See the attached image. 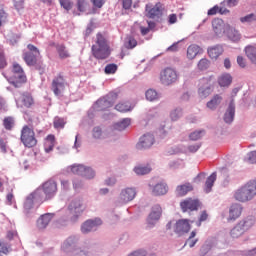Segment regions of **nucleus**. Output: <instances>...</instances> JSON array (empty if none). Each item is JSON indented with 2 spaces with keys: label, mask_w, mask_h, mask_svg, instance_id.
I'll return each mask as SVG.
<instances>
[{
  "label": "nucleus",
  "mask_w": 256,
  "mask_h": 256,
  "mask_svg": "<svg viewBox=\"0 0 256 256\" xmlns=\"http://www.w3.org/2000/svg\"><path fill=\"white\" fill-rule=\"evenodd\" d=\"M110 47L105 37L98 33L95 44L92 46V55L98 60H104L110 56Z\"/></svg>",
  "instance_id": "nucleus-1"
},
{
  "label": "nucleus",
  "mask_w": 256,
  "mask_h": 256,
  "mask_svg": "<svg viewBox=\"0 0 256 256\" xmlns=\"http://www.w3.org/2000/svg\"><path fill=\"white\" fill-rule=\"evenodd\" d=\"M45 201V196L43 195V190L41 188L36 189L30 195L26 197L24 202V213L27 217H33V205L35 203H43Z\"/></svg>",
  "instance_id": "nucleus-2"
},
{
  "label": "nucleus",
  "mask_w": 256,
  "mask_h": 256,
  "mask_svg": "<svg viewBox=\"0 0 256 256\" xmlns=\"http://www.w3.org/2000/svg\"><path fill=\"white\" fill-rule=\"evenodd\" d=\"M255 224V218L249 216L241 220L230 232L233 238H239Z\"/></svg>",
  "instance_id": "nucleus-3"
},
{
  "label": "nucleus",
  "mask_w": 256,
  "mask_h": 256,
  "mask_svg": "<svg viewBox=\"0 0 256 256\" xmlns=\"http://www.w3.org/2000/svg\"><path fill=\"white\" fill-rule=\"evenodd\" d=\"M13 76L8 79L9 83L13 85L16 89H19L27 81V76L23 68L18 63L13 64Z\"/></svg>",
  "instance_id": "nucleus-4"
},
{
  "label": "nucleus",
  "mask_w": 256,
  "mask_h": 256,
  "mask_svg": "<svg viewBox=\"0 0 256 256\" xmlns=\"http://www.w3.org/2000/svg\"><path fill=\"white\" fill-rule=\"evenodd\" d=\"M214 84H215L214 76L202 78L199 81V89H198L199 96L202 99L207 98L213 92Z\"/></svg>",
  "instance_id": "nucleus-5"
},
{
  "label": "nucleus",
  "mask_w": 256,
  "mask_h": 256,
  "mask_svg": "<svg viewBox=\"0 0 256 256\" xmlns=\"http://www.w3.org/2000/svg\"><path fill=\"white\" fill-rule=\"evenodd\" d=\"M21 142L25 147L31 148L37 145V139L35 138V131L29 128V126H24L21 131Z\"/></svg>",
  "instance_id": "nucleus-6"
},
{
  "label": "nucleus",
  "mask_w": 256,
  "mask_h": 256,
  "mask_svg": "<svg viewBox=\"0 0 256 256\" xmlns=\"http://www.w3.org/2000/svg\"><path fill=\"white\" fill-rule=\"evenodd\" d=\"M37 189L42 190L44 201H49V199H53L57 193V183L54 180H48Z\"/></svg>",
  "instance_id": "nucleus-7"
},
{
  "label": "nucleus",
  "mask_w": 256,
  "mask_h": 256,
  "mask_svg": "<svg viewBox=\"0 0 256 256\" xmlns=\"http://www.w3.org/2000/svg\"><path fill=\"white\" fill-rule=\"evenodd\" d=\"M27 49L30 52L24 53L23 59L28 67H33L37 63V57H39L40 52L33 44H28Z\"/></svg>",
  "instance_id": "nucleus-8"
},
{
  "label": "nucleus",
  "mask_w": 256,
  "mask_h": 256,
  "mask_svg": "<svg viewBox=\"0 0 256 256\" xmlns=\"http://www.w3.org/2000/svg\"><path fill=\"white\" fill-rule=\"evenodd\" d=\"M254 193L250 187V185L247 183L244 187L237 190L234 197L237 201L240 202H246L251 200L254 197Z\"/></svg>",
  "instance_id": "nucleus-9"
},
{
  "label": "nucleus",
  "mask_w": 256,
  "mask_h": 256,
  "mask_svg": "<svg viewBox=\"0 0 256 256\" xmlns=\"http://www.w3.org/2000/svg\"><path fill=\"white\" fill-rule=\"evenodd\" d=\"M163 9V4H161V2H157L155 6L152 4H146L145 15L149 19H154L155 17H160L162 15Z\"/></svg>",
  "instance_id": "nucleus-10"
},
{
  "label": "nucleus",
  "mask_w": 256,
  "mask_h": 256,
  "mask_svg": "<svg viewBox=\"0 0 256 256\" xmlns=\"http://www.w3.org/2000/svg\"><path fill=\"white\" fill-rule=\"evenodd\" d=\"M177 79V73L171 68H167L161 73V81L165 85H170L176 82Z\"/></svg>",
  "instance_id": "nucleus-11"
},
{
  "label": "nucleus",
  "mask_w": 256,
  "mask_h": 256,
  "mask_svg": "<svg viewBox=\"0 0 256 256\" xmlns=\"http://www.w3.org/2000/svg\"><path fill=\"white\" fill-rule=\"evenodd\" d=\"M183 212L196 211L200 207V202L197 199L187 198L180 203Z\"/></svg>",
  "instance_id": "nucleus-12"
},
{
  "label": "nucleus",
  "mask_w": 256,
  "mask_h": 256,
  "mask_svg": "<svg viewBox=\"0 0 256 256\" xmlns=\"http://www.w3.org/2000/svg\"><path fill=\"white\" fill-rule=\"evenodd\" d=\"M53 219H55V213H45L42 214L36 222V225L38 227V229H46L49 227V223H51V221H53Z\"/></svg>",
  "instance_id": "nucleus-13"
},
{
  "label": "nucleus",
  "mask_w": 256,
  "mask_h": 256,
  "mask_svg": "<svg viewBox=\"0 0 256 256\" xmlns=\"http://www.w3.org/2000/svg\"><path fill=\"white\" fill-rule=\"evenodd\" d=\"M15 101L18 109H23V107L29 109L33 105V97L29 94H22L19 98H15Z\"/></svg>",
  "instance_id": "nucleus-14"
},
{
  "label": "nucleus",
  "mask_w": 256,
  "mask_h": 256,
  "mask_svg": "<svg viewBox=\"0 0 256 256\" xmlns=\"http://www.w3.org/2000/svg\"><path fill=\"white\" fill-rule=\"evenodd\" d=\"M102 224V221L99 218L94 220H87L81 226V231L83 234H87L93 230H96L99 225Z\"/></svg>",
  "instance_id": "nucleus-15"
},
{
  "label": "nucleus",
  "mask_w": 256,
  "mask_h": 256,
  "mask_svg": "<svg viewBox=\"0 0 256 256\" xmlns=\"http://www.w3.org/2000/svg\"><path fill=\"white\" fill-rule=\"evenodd\" d=\"M136 196V191L133 188H126L121 191L119 200L121 203H128L132 201Z\"/></svg>",
  "instance_id": "nucleus-16"
},
{
  "label": "nucleus",
  "mask_w": 256,
  "mask_h": 256,
  "mask_svg": "<svg viewBox=\"0 0 256 256\" xmlns=\"http://www.w3.org/2000/svg\"><path fill=\"white\" fill-rule=\"evenodd\" d=\"M154 143V137L151 134H145L140 138L139 143L137 144L138 149H148Z\"/></svg>",
  "instance_id": "nucleus-17"
},
{
  "label": "nucleus",
  "mask_w": 256,
  "mask_h": 256,
  "mask_svg": "<svg viewBox=\"0 0 256 256\" xmlns=\"http://www.w3.org/2000/svg\"><path fill=\"white\" fill-rule=\"evenodd\" d=\"M191 229V225L189 224V220L181 219L177 221L175 225V232L178 234H183L189 232Z\"/></svg>",
  "instance_id": "nucleus-18"
},
{
  "label": "nucleus",
  "mask_w": 256,
  "mask_h": 256,
  "mask_svg": "<svg viewBox=\"0 0 256 256\" xmlns=\"http://www.w3.org/2000/svg\"><path fill=\"white\" fill-rule=\"evenodd\" d=\"M152 194L154 196H163L168 192V185L161 181L151 188Z\"/></svg>",
  "instance_id": "nucleus-19"
},
{
  "label": "nucleus",
  "mask_w": 256,
  "mask_h": 256,
  "mask_svg": "<svg viewBox=\"0 0 256 256\" xmlns=\"http://www.w3.org/2000/svg\"><path fill=\"white\" fill-rule=\"evenodd\" d=\"M63 85H65V80L63 76H59L58 78L54 79L52 82V91L55 95H61V91H63Z\"/></svg>",
  "instance_id": "nucleus-20"
},
{
  "label": "nucleus",
  "mask_w": 256,
  "mask_h": 256,
  "mask_svg": "<svg viewBox=\"0 0 256 256\" xmlns=\"http://www.w3.org/2000/svg\"><path fill=\"white\" fill-rule=\"evenodd\" d=\"M68 209L70 210L71 213L76 215L81 214L85 210V208L83 207V204L81 203V200L72 201Z\"/></svg>",
  "instance_id": "nucleus-21"
},
{
  "label": "nucleus",
  "mask_w": 256,
  "mask_h": 256,
  "mask_svg": "<svg viewBox=\"0 0 256 256\" xmlns=\"http://www.w3.org/2000/svg\"><path fill=\"white\" fill-rule=\"evenodd\" d=\"M242 213V207L240 204H233L229 210V220H236Z\"/></svg>",
  "instance_id": "nucleus-22"
},
{
  "label": "nucleus",
  "mask_w": 256,
  "mask_h": 256,
  "mask_svg": "<svg viewBox=\"0 0 256 256\" xmlns=\"http://www.w3.org/2000/svg\"><path fill=\"white\" fill-rule=\"evenodd\" d=\"M193 190V186L190 184V183H186V184H183V185H179L177 186L176 188V195L178 197H183L185 196L188 192L192 191Z\"/></svg>",
  "instance_id": "nucleus-23"
},
{
  "label": "nucleus",
  "mask_w": 256,
  "mask_h": 256,
  "mask_svg": "<svg viewBox=\"0 0 256 256\" xmlns=\"http://www.w3.org/2000/svg\"><path fill=\"white\" fill-rule=\"evenodd\" d=\"M213 30L216 33V35H222L225 32V24L223 20L221 19H215L212 22Z\"/></svg>",
  "instance_id": "nucleus-24"
},
{
  "label": "nucleus",
  "mask_w": 256,
  "mask_h": 256,
  "mask_svg": "<svg viewBox=\"0 0 256 256\" xmlns=\"http://www.w3.org/2000/svg\"><path fill=\"white\" fill-rule=\"evenodd\" d=\"M53 147H55V136L48 135L44 142L45 153H51V151H53Z\"/></svg>",
  "instance_id": "nucleus-25"
},
{
  "label": "nucleus",
  "mask_w": 256,
  "mask_h": 256,
  "mask_svg": "<svg viewBox=\"0 0 256 256\" xmlns=\"http://www.w3.org/2000/svg\"><path fill=\"white\" fill-rule=\"evenodd\" d=\"M202 52V49L197 45H191L187 49V58L193 60L198 54Z\"/></svg>",
  "instance_id": "nucleus-26"
},
{
  "label": "nucleus",
  "mask_w": 256,
  "mask_h": 256,
  "mask_svg": "<svg viewBox=\"0 0 256 256\" xmlns=\"http://www.w3.org/2000/svg\"><path fill=\"white\" fill-rule=\"evenodd\" d=\"M161 216V207L159 205H155L152 209L148 217V222L151 224L152 221H157Z\"/></svg>",
  "instance_id": "nucleus-27"
},
{
  "label": "nucleus",
  "mask_w": 256,
  "mask_h": 256,
  "mask_svg": "<svg viewBox=\"0 0 256 256\" xmlns=\"http://www.w3.org/2000/svg\"><path fill=\"white\" fill-rule=\"evenodd\" d=\"M223 51L224 50L221 46H215L208 49V55L211 59L216 60L223 53Z\"/></svg>",
  "instance_id": "nucleus-28"
},
{
  "label": "nucleus",
  "mask_w": 256,
  "mask_h": 256,
  "mask_svg": "<svg viewBox=\"0 0 256 256\" xmlns=\"http://www.w3.org/2000/svg\"><path fill=\"white\" fill-rule=\"evenodd\" d=\"M234 115H235V106H234L233 102H231L227 112L225 113L224 121L226 123H231L234 119Z\"/></svg>",
  "instance_id": "nucleus-29"
},
{
  "label": "nucleus",
  "mask_w": 256,
  "mask_h": 256,
  "mask_svg": "<svg viewBox=\"0 0 256 256\" xmlns=\"http://www.w3.org/2000/svg\"><path fill=\"white\" fill-rule=\"evenodd\" d=\"M218 83L221 87H228L232 83V77L230 74H223L218 78Z\"/></svg>",
  "instance_id": "nucleus-30"
},
{
  "label": "nucleus",
  "mask_w": 256,
  "mask_h": 256,
  "mask_svg": "<svg viewBox=\"0 0 256 256\" xmlns=\"http://www.w3.org/2000/svg\"><path fill=\"white\" fill-rule=\"evenodd\" d=\"M116 98H117V95L113 94V95H111V97H108V99H103V100L98 101V104L102 106L101 110H105L109 107H112L114 104V102H112V100L116 99Z\"/></svg>",
  "instance_id": "nucleus-31"
},
{
  "label": "nucleus",
  "mask_w": 256,
  "mask_h": 256,
  "mask_svg": "<svg viewBox=\"0 0 256 256\" xmlns=\"http://www.w3.org/2000/svg\"><path fill=\"white\" fill-rule=\"evenodd\" d=\"M217 13H220L221 15H225L227 13H229V10H227V8H223L220 6H213V8H210V10H208L207 15L208 16H214Z\"/></svg>",
  "instance_id": "nucleus-32"
},
{
  "label": "nucleus",
  "mask_w": 256,
  "mask_h": 256,
  "mask_svg": "<svg viewBox=\"0 0 256 256\" xmlns=\"http://www.w3.org/2000/svg\"><path fill=\"white\" fill-rule=\"evenodd\" d=\"M217 179V174L214 172L212 173L206 180V183H205V192L206 193H209L211 190H212V187L214 185V182L216 181Z\"/></svg>",
  "instance_id": "nucleus-33"
},
{
  "label": "nucleus",
  "mask_w": 256,
  "mask_h": 256,
  "mask_svg": "<svg viewBox=\"0 0 256 256\" xmlns=\"http://www.w3.org/2000/svg\"><path fill=\"white\" fill-rule=\"evenodd\" d=\"M245 53L248 59L256 65V48L253 46H248L245 49Z\"/></svg>",
  "instance_id": "nucleus-34"
},
{
  "label": "nucleus",
  "mask_w": 256,
  "mask_h": 256,
  "mask_svg": "<svg viewBox=\"0 0 256 256\" xmlns=\"http://www.w3.org/2000/svg\"><path fill=\"white\" fill-rule=\"evenodd\" d=\"M222 102V97L220 95H215L208 103L207 107L211 110H215Z\"/></svg>",
  "instance_id": "nucleus-35"
},
{
  "label": "nucleus",
  "mask_w": 256,
  "mask_h": 256,
  "mask_svg": "<svg viewBox=\"0 0 256 256\" xmlns=\"http://www.w3.org/2000/svg\"><path fill=\"white\" fill-rule=\"evenodd\" d=\"M87 168V166L78 164V165H72L70 167V171L73 174L79 175V176H83V173L85 172V169Z\"/></svg>",
  "instance_id": "nucleus-36"
},
{
  "label": "nucleus",
  "mask_w": 256,
  "mask_h": 256,
  "mask_svg": "<svg viewBox=\"0 0 256 256\" xmlns=\"http://www.w3.org/2000/svg\"><path fill=\"white\" fill-rule=\"evenodd\" d=\"M130 123H131V120L126 118V119H123L121 122L116 123L114 125V128L118 131H123L130 125Z\"/></svg>",
  "instance_id": "nucleus-37"
},
{
  "label": "nucleus",
  "mask_w": 256,
  "mask_h": 256,
  "mask_svg": "<svg viewBox=\"0 0 256 256\" xmlns=\"http://www.w3.org/2000/svg\"><path fill=\"white\" fill-rule=\"evenodd\" d=\"M115 109L121 113H126L128 111L132 110V107L130 103L125 102V103H119L115 106Z\"/></svg>",
  "instance_id": "nucleus-38"
},
{
  "label": "nucleus",
  "mask_w": 256,
  "mask_h": 256,
  "mask_svg": "<svg viewBox=\"0 0 256 256\" xmlns=\"http://www.w3.org/2000/svg\"><path fill=\"white\" fill-rule=\"evenodd\" d=\"M146 99L150 102H153V101H156L159 99V94L153 90V89H149L147 92H146Z\"/></svg>",
  "instance_id": "nucleus-39"
},
{
  "label": "nucleus",
  "mask_w": 256,
  "mask_h": 256,
  "mask_svg": "<svg viewBox=\"0 0 256 256\" xmlns=\"http://www.w3.org/2000/svg\"><path fill=\"white\" fill-rule=\"evenodd\" d=\"M151 171V168L149 166H138L134 168V172L137 175H146Z\"/></svg>",
  "instance_id": "nucleus-40"
},
{
  "label": "nucleus",
  "mask_w": 256,
  "mask_h": 256,
  "mask_svg": "<svg viewBox=\"0 0 256 256\" xmlns=\"http://www.w3.org/2000/svg\"><path fill=\"white\" fill-rule=\"evenodd\" d=\"M205 135L204 130L194 131L189 135L190 140L197 141Z\"/></svg>",
  "instance_id": "nucleus-41"
},
{
  "label": "nucleus",
  "mask_w": 256,
  "mask_h": 256,
  "mask_svg": "<svg viewBox=\"0 0 256 256\" xmlns=\"http://www.w3.org/2000/svg\"><path fill=\"white\" fill-rule=\"evenodd\" d=\"M241 23H253L256 22V12L255 14H247L245 17L240 18Z\"/></svg>",
  "instance_id": "nucleus-42"
},
{
  "label": "nucleus",
  "mask_w": 256,
  "mask_h": 256,
  "mask_svg": "<svg viewBox=\"0 0 256 256\" xmlns=\"http://www.w3.org/2000/svg\"><path fill=\"white\" fill-rule=\"evenodd\" d=\"M195 236H196V232L192 231L185 243V246L188 245L190 248L194 247L195 244L198 242V239H193Z\"/></svg>",
  "instance_id": "nucleus-43"
},
{
  "label": "nucleus",
  "mask_w": 256,
  "mask_h": 256,
  "mask_svg": "<svg viewBox=\"0 0 256 256\" xmlns=\"http://www.w3.org/2000/svg\"><path fill=\"white\" fill-rule=\"evenodd\" d=\"M54 127L55 129H63L65 127V119L56 116L54 118Z\"/></svg>",
  "instance_id": "nucleus-44"
},
{
  "label": "nucleus",
  "mask_w": 256,
  "mask_h": 256,
  "mask_svg": "<svg viewBox=\"0 0 256 256\" xmlns=\"http://www.w3.org/2000/svg\"><path fill=\"white\" fill-rule=\"evenodd\" d=\"M7 66V60H5V54L3 45L0 44V69H4Z\"/></svg>",
  "instance_id": "nucleus-45"
},
{
  "label": "nucleus",
  "mask_w": 256,
  "mask_h": 256,
  "mask_svg": "<svg viewBox=\"0 0 256 256\" xmlns=\"http://www.w3.org/2000/svg\"><path fill=\"white\" fill-rule=\"evenodd\" d=\"M137 46V41L133 37H128L127 42L125 43V47L127 49H134Z\"/></svg>",
  "instance_id": "nucleus-46"
},
{
  "label": "nucleus",
  "mask_w": 256,
  "mask_h": 256,
  "mask_svg": "<svg viewBox=\"0 0 256 256\" xmlns=\"http://www.w3.org/2000/svg\"><path fill=\"white\" fill-rule=\"evenodd\" d=\"M15 123V120H13L12 117H7L4 119V127L5 129H7L8 131L13 129V125Z\"/></svg>",
  "instance_id": "nucleus-47"
},
{
  "label": "nucleus",
  "mask_w": 256,
  "mask_h": 256,
  "mask_svg": "<svg viewBox=\"0 0 256 256\" xmlns=\"http://www.w3.org/2000/svg\"><path fill=\"white\" fill-rule=\"evenodd\" d=\"M117 69H118L117 65H115V64H109V65H107V66L105 67L104 72H105V74H107V75L115 74V72L117 71Z\"/></svg>",
  "instance_id": "nucleus-48"
},
{
  "label": "nucleus",
  "mask_w": 256,
  "mask_h": 256,
  "mask_svg": "<svg viewBox=\"0 0 256 256\" xmlns=\"http://www.w3.org/2000/svg\"><path fill=\"white\" fill-rule=\"evenodd\" d=\"M209 66H210V62L207 59H201L198 63V68L201 71L208 69Z\"/></svg>",
  "instance_id": "nucleus-49"
},
{
  "label": "nucleus",
  "mask_w": 256,
  "mask_h": 256,
  "mask_svg": "<svg viewBox=\"0 0 256 256\" xmlns=\"http://www.w3.org/2000/svg\"><path fill=\"white\" fill-rule=\"evenodd\" d=\"M87 179H92L95 177V171L91 167H86L84 173L82 174Z\"/></svg>",
  "instance_id": "nucleus-50"
},
{
  "label": "nucleus",
  "mask_w": 256,
  "mask_h": 256,
  "mask_svg": "<svg viewBox=\"0 0 256 256\" xmlns=\"http://www.w3.org/2000/svg\"><path fill=\"white\" fill-rule=\"evenodd\" d=\"M181 116H182L181 109H176V110L172 111L170 114V118L172 121H177Z\"/></svg>",
  "instance_id": "nucleus-51"
},
{
  "label": "nucleus",
  "mask_w": 256,
  "mask_h": 256,
  "mask_svg": "<svg viewBox=\"0 0 256 256\" xmlns=\"http://www.w3.org/2000/svg\"><path fill=\"white\" fill-rule=\"evenodd\" d=\"M54 227L56 229H62V227H65V218L61 216L60 218L56 219L54 222Z\"/></svg>",
  "instance_id": "nucleus-52"
},
{
  "label": "nucleus",
  "mask_w": 256,
  "mask_h": 256,
  "mask_svg": "<svg viewBox=\"0 0 256 256\" xmlns=\"http://www.w3.org/2000/svg\"><path fill=\"white\" fill-rule=\"evenodd\" d=\"M77 6L80 12H85V9L87 8V0H77Z\"/></svg>",
  "instance_id": "nucleus-53"
},
{
  "label": "nucleus",
  "mask_w": 256,
  "mask_h": 256,
  "mask_svg": "<svg viewBox=\"0 0 256 256\" xmlns=\"http://www.w3.org/2000/svg\"><path fill=\"white\" fill-rule=\"evenodd\" d=\"M7 21V12L0 6V27Z\"/></svg>",
  "instance_id": "nucleus-54"
},
{
  "label": "nucleus",
  "mask_w": 256,
  "mask_h": 256,
  "mask_svg": "<svg viewBox=\"0 0 256 256\" xmlns=\"http://www.w3.org/2000/svg\"><path fill=\"white\" fill-rule=\"evenodd\" d=\"M0 253H4V255L9 253V246L3 241H0Z\"/></svg>",
  "instance_id": "nucleus-55"
},
{
  "label": "nucleus",
  "mask_w": 256,
  "mask_h": 256,
  "mask_svg": "<svg viewBox=\"0 0 256 256\" xmlns=\"http://www.w3.org/2000/svg\"><path fill=\"white\" fill-rule=\"evenodd\" d=\"M248 162L251 164L256 163V150L252 151L250 153H248V158H247Z\"/></svg>",
  "instance_id": "nucleus-56"
},
{
  "label": "nucleus",
  "mask_w": 256,
  "mask_h": 256,
  "mask_svg": "<svg viewBox=\"0 0 256 256\" xmlns=\"http://www.w3.org/2000/svg\"><path fill=\"white\" fill-rule=\"evenodd\" d=\"M229 38L233 41V42H238L241 39V36L238 32H231L229 34Z\"/></svg>",
  "instance_id": "nucleus-57"
},
{
  "label": "nucleus",
  "mask_w": 256,
  "mask_h": 256,
  "mask_svg": "<svg viewBox=\"0 0 256 256\" xmlns=\"http://www.w3.org/2000/svg\"><path fill=\"white\" fill-rule=\"evenodd\" d=\"M58 55L61 59H65V46L58 45L57 46Z\"/></svg>",
  "instance_id": "nucleus-58"
},
{
  "label": "nucleus",
  "mask_w": 256,
  "mask_h": 256,
  "mask_svg": "<svg viewBox=\"0 0 256 256\" xmlns=\"http://www.w3.org/2000/svg\"><path fill=\"white\" fill-rule=\"evenodd\" d=\"M237 63L241 68H245L247 66V61L244 57L238 56Z\"/></svg>",
  "instance_id": "nucleus-59"
},
{
  "label": "nucleus",
  "mask_w": 256,
  "mask_h": 256,
  "mask_svg": "<svg viewBox=\"0 0 256 256\" xmlns=\"http://www.w3.org/2000/svg\"><path fill=\"white\" fill-rule=\"evenodd\" d=\"M25 5V2L23 0H18L14 2V7L17 9V11H21Z\"/></svg>",
  "instance_id": "nucleus-60"
},
{
  "label": "nucleus",
  "mask_w": 256,
  "mask_h": 256,
  "mask_svg": "<svg viewBox=\"0 0 256 256\" xmlns=\"http://www.w3.org/2000/svg\"><path fill=\"white\" fill-rule=\"evenodd\" d=\"M123 9L129 10L132 6V0H121Z\"/></svg>",
  "instance_id": "nucleus-61"
},
{
  "label": "nucleus",
  "mask_w": 256,
  "mask_h": 256,
  "mask_svg": "<svg viewBox=\"0 0 256 256\" xmlns=\"http://www.w3.org/2000/svg\"><path fill=\"white\" fill-rule=\"evenodd\" d=\"M102 135V131L99 127L94 128L93 130V137L99 139Z\"/></svg>",
  "instance_id": "nucleus-62"
},
{
  "label": "nucleus",
  "mask_w": 256,
  "mask_h": 256,
  "mask_svg": "<svg viewBox=\"0 0 256 256\" xmlns=\"http://www.w3.org/2000/svg\"><path fill=\"white\" fill-rule=\"evenodd\" d=\"M248 184H249V187H250L253 195L255 196L256 195V180L251 181Z\"/></svg>",
  "instance_id": "nucleus-63"
},
{
  "label": "nucleus",
  "mask_w": 256,
  "mask_h": 256,
  "mask_svg": "<svg viewBox=\"0 0 256 256\" xmlns=\"http://www.w3.org/2000/svg\"><path fill=\"white\" fill-rule=\"evenodd\" d=\"M200 146H201V145H199V144L190 145V146L188 147V150H189L190 152H192V153H195V152H197V151L199 150Z\"/></svg>",
  "instance_id": "nucleus-64"
}]
</instances>
